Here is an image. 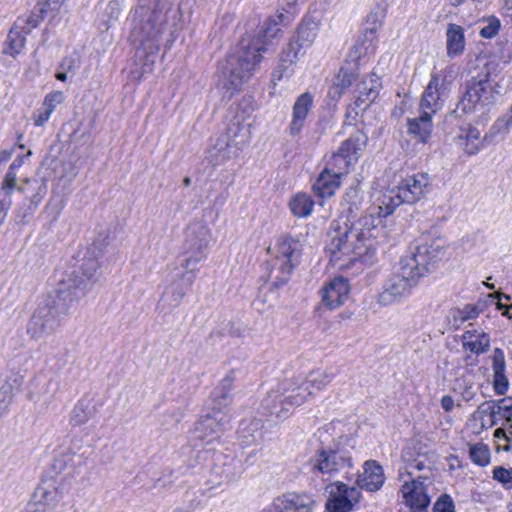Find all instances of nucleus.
I'll list each match as a JSON object with an SVG mask.
<instances>
[{
	"label": "nucleus",
	"instance_id": "obj_1",
	"mask_svg": "<svg viewBox=\"0 0 512 512\" xmlns=\"http://www.w3.org/2000/svg\"><path fill=\"white\" fill-rule=\"evenodd\" d=\"M429 177L426 173H418L402 179L397 186L387 190L378 206V216L368 214L361 216L351 224L343 226L333 224L328 233L326 250L330 261L338 268L358 259L370 261L375 255L377 239L383 234L382 217L392 214L401 204H413L427 192Z\"/></svg>",
	"mask_w": 512,
	"mask_h": 512
},
{
	"label": "nucleus",
	"instance_id": "obj_2",
	"mask_svg": "<svg viewBox=\"0 0 512 512\" xmlns=\"http://www.w3.org/2000/svg\"><path fill=\"white\" fill-rule=\"evenodd\" d=\"M445 255L440 239L417 245L401 257L398 267L384 280L376 302L380 306L395 305L407 298L419 280L430 272V267Z\"/></svg>",
	"mask_w": 512,
	"mask_h": 512
},
{
	"label": "nucleus",
	"instance_id": "obj_3",
	"mask_svg": "<svg viewBox=\"0 0 512 512\" xmlns=\"http://www.w3.org/2000/svg\"><path fill=\"white\" fill-rule=\"evenodd\" d=\"M283 14L268 19L257 37L243 38L236 49L230 53L220 66V83L224 97L231 98L253 76L261 53L269 49L272 39L281 32L279 22Z\"/></svg>",
	"mask_w": 512,
	"mask_h": 512
},
{
	"label": "nucleus",
	"instance_id": "obj_4",
	"mask_svg": "<svg viewBox=\"0 0 512 512\" xmlns=\"http://www.w3.org/2000/svg\"><path fill=\"white\" fill-rule=\"evenodd\" d=\"M169 5L164 0H139L134 12L130 40L137 49V56H150L159 51L160 38L166 29Z\"/></svg>",
	"mask_w": 512,
	"mask_h": 512
},
{
	"label": "nucleus",
	"instance_id": "obj_5",
	"mask_svg": "<svg viewBox=\"0 0 512 512\" xmlns=\"http://www.w3.org/2000/svg\"><path fill=\"white\" fill-rule=\"evenodd\" d=\"M252 111L249 99H243L231 109L232 116L225 132L217 138L208 151V159L213 165H220L235 157L248 144L251 138Z\"/></svg>",
	"mask_w": 512,
	"mask_h": 512
},
{
	"label": "nucleus",
	"instance_id": "obj_6",
	"mask_svg": "<svg viewBox=\"0 0 512 512\" xmlns=\"http://www.w3.org/2000/svg\"><path fill=\"white\" fill-rule=\"evenodd\" d=\"M499 88L498 82L491 77L489 70L476 78H472L467 82L466 90L454 113L474 114L478 122L486 121L500 95Z\"/></svg>",
	"mask_w": 512,
	"mask_h": 512
},
{
	"label": "nucleus",
	"instance_id": "obj_7",
	"mask_svg": "<svg viewBox=\"0 0 512 512\" xmlns=\"http://www.w3.org/2000/svg\"><path fill=\"white\" fill-rule=\"evenodd\" d=\"M307 389L308 387H303L297 380L285 379L262 399L258 412L268 421H284L295 408L308 400L310 392L306 393Z\"/></svg>",
	"mask_w": 512,
	"mask_h": 512
},
{
	"label": "nucleus",
	"instance_id": "obj_8",
	"mask_svg": "<svg viewBox=\"0 0 512 512\" xmlns=\"http://www.w3.org/2000/svg\"><path fill=\"white\" fill-rule=\"evenodd\" d=\"M99 267V261L85 258L80 268L62 278L54 292L47 295V297L55 301L59 311L68 312L72 303L85 296L95 280Z\"/></svg>",
	"mask_w": 512,
	"mask_h": 512
},
{
	"label": "nucleus",
	"instance_id": "obj_9",
	"mask_svg": "<svg viewBox=\"0 0 512 512\" xmlns=\"http://www.w3.org/2000/svg\"><path fill=\"white\" fill-rule=\"evenodd\" d=\"M302 250L301 241L289 235L280 236L268 249L274 256L273 287L279 288L289 281L292 271L300 263Z\"/></svg>",
	"mask_w": 512,
	"mask_h": 512
},
{
	"label": "nucleus",
	"instance_id": "obj_10",
	"mask_svg": "<svg viewBox=\"0 0 512 512\" xmlns=\"http://www.w3.org/2000/svg\"><path fill=\"white\" fill-rule=\"evenodd\" d=\"M199 258L185 259L182 267L184 271L168 284L160 298L157 309L160 312L178 307L187 292L191 289L199 270Z\"/></svg>",
	"mask_w": 512,
	"mask_h": 512
},
{
	"label": "nucleus",
	"instance_id": "obj_11",
	"mask_svg": "<svg viewBox=\"0 0 512 512\" xmlns=\"http://www.w3.org/2000/svg\"><path fill=\"white\" fill-rule=\"evenodd\" d=\"M67 314L59 311L52 298L47 296L38 304L27 324V334L35 340L53 334L61 324V318Z\"/></svg>",
	"mask_w": 512,
	"mask_h": 512
},
{
	"label": "nucleus",
	"instance_id": "obj_12",
	"mask_svg": "<svg viewBox=\"0 0 512 512\" xmlns=\"http://www.w3.org/2000/svg\"><path fill=\"white\" fill-rule=\"evenodd\" d=\"M399 480L403 482L401 492L410 512H428L431 501L428 495V488L433 484V476L419 475L408 479L404 478V473L401 470Z\"/></svg>",
	"mask_w": 512,
	"mask_h": 512
},
{
	"label": "nucleus",
	"instance_id": "obj_13",
	"mask_svg": "<svg viewBox=\"0 0 512 512\" xmlns=\"http://www.w3.org/2000/svg\"><path fill=\"white\" fill-rule=\"evenodd\" d=\"M451 85L452 82L445 72L432 74L420 100V111L432 116L440 111L449 96Z\"/></svg>",
	"mask_w": 512,
	"mask_h": 512
},
{
	"label": "nucleus",
	"instance_id": "obj_14",
	"mask_svg": "<svg viewBox=\"0 0 512 512\" xmlns=\"http://www.w3.org/2000/svg\"><path fill=\"white\" fill-rule=\"evenodd\" d=\"M327 489L329 492L326 502L328 512H349L361 497L357 487H349L340 481L330 484Z\"/></svg>",
	"mask_w": 512,
	"mask_h": 512
},
{
	"label": "nucleus",
	"instance_id": "obj_15",
	"mask_svg": "<svg viewBox=\"0 0 512 512\" xmlns=\"http://www.w3.org/2000/svg\"><path fill=\"white\" fill-rule=\"evenodd\" d=\"M309 465L313 473L332 475L346 467H351L352 460L343 451L321 449L309 460Z\"/></svg>",
	"mask_w": 512,
	"mask_h": 512
},
{
	"label": "nucleus",
	"instance_id": "obj_16",
	"mask_svg": "<svg viewBox=\"0 0 512 512\" xmlns=\"http://www.w3.org/2000/svg\"><path fill=\"white\" fill-rule=\"evenodd\" d=\"M228 424L229 418L226 414L208 413L195 424L193 436L195 439L209 445L220 437Z\"/></svg>",
	"mask_w": 512,
	"mask_h": 512
},
{
	"label": "nucleus",
	"instance_id": "obj_17",
	"mask_svg": "<svg viewBox=\"0 0 512 512\" xmlns=\"http://www.w3.org/2000/svg\"><path fill=\"white\" fill-rule=\"evenodd\" d=\"M210 241L209 228L200 223H191L186 230L183 243L184 252L188 255L186 259L199 258V263L206 258L205 250Z\"/></svg>",
	"mask_w": 512,
	"mask_h": 512
},
{
	"label": "nucleus",
	"instance_id": "obj_18",
	"mask_svg": "<svg viewBox=\"0 0 512 512\" xmlns=\"http://www.w3.org/2000/svg\"><path fill=\"white\" fill-rule=\"evenodd\" d=\"M314 504L306 493L287 492L276 497L262 512H312Z\"/></svg>",
	"mask_w": 512,
	"mask_h": 512
},
{
	"label": "nucleus",
	"instance_id": "obj_19",
	"mask_svg": "<svg viewBox=\"0 0 512 512\" xmlns=\"http://www.w3.org/2000/svg\"><path fill=\"white\" fill-rule=\"evenodd\" d=\"M318 29V23L314 20L305 19L299 25L296 36L288 45L287 58L290 62L296 61L313 44Z\"/></svg>",
	"mask_w": 512,
	"mask_h": 512
},
{
	"label": "nucleus",
	"instance_id": "obj_20",
	"mask_svg": "<svg viewBox=\"0 0 512 512\" xmlns=\"http://www.w3.org/2000/svg\"><path fill=\"white\" fill-rule=\"evenodd\" d=\"M498 132H500L499 122H496L491 127L489 133L485 134L482 138L481 132L476 127L469 126L468 128L461 129V133L458 135L459 145L469 156L476 155L492 141L493 136Z\"/></svg>",
	"mask_w": 512,
	"mask_h": 512
},
{
	"label": "nucleus",
	"instance_id": "obj_21",
	"mask_svg": "<svg viewBox=\"0 0 512 512\" xmlns=\"http://www.w3.org/2000/svg\"><path fill=\"white\" fill-rule=\"evenodd\" d=\"M380 89L381 81L376 74L370 73L363 76L356 84L355 106L361 110H366L378 97Z\"/></svg>",
	"mask_w": 512,
	"mask_h": 512
},
{
	"label": "nucleus",
	"instance_id": "obj_22",
	"mask_svg": "<svg viewBox=\"0 0 512 512\" xmlns=\"http://www.w3.org/2000/svg\"><path fill=\"white\" fill-rule=\"evenodd\" d=\"M385 476L382 466L376 460H367L363 471L358 474L357 488L370 492L378 491L384 484Z\"/></svg>",
	"mask_w": 512,
	"mask_h": 512
},
{
	"label": "nucleus",
	"instance_id": "obj_23",
	"mask_svg": "<svg viewBox=\"0 0 512 512\" xmlns=\"http://www.w3.org/2000/svg\"><path fill=\"white\" fill-rule=\"evenodd\" d=\"M349 291L347 279L336 277L321 290L322 302L329 309H336L348 299Z\"/></svg>",
	"mask_w": 512,
	"mask_h": 512
},
{
	"label": "nucleus",
	"instance_id": "obj_24",
	"mask_svg": "<svg viewBox=\"0 0 512 512\" xmlns=\"http://www.w3.org/2000/svg\"><path fill=\"white\" fill-rule=\"evenodd\" d=\"M314 96L305 92L299 95L293 105L292 119L289 125V132L292 136L298 135L306 122V118L313 107Z\"/></svg>",
	"mask_w": 512,
	"mask_h": 512
},
{
	"label": "nucleus",
	"instance_id": "obj_25",
	"mask_svg": "<svg viewBox=\"0 0 512 512\" xmlns=\"http://www.w3.org/2000/svg\"><path fill=\"white\" fill-rule=\"evenodd\" d=\"M234 372H229L218 384L212 393V412L225 414L224 411L230 407L233 402L231 394L234 388Z\"/></svg>",
	"mask_w": 512,
	"mask_h": 512
},
{
	"label": "nucleus",
	"instance_id": "obj_26",
	"mask_svg": "<svg viewBox=\"0 0 512 512\" xmlns=\"http://www.w3.org/2000/svg\"><path fill=\"white\" fill-rule=\"evenodd\" d=\"M402 460L405 465L399 469V472L402 470L404 478L411 479L417 477V471H423V475L433 476L431 462L425 454L414 455L410 449H405L402 452Z\"/></svg>",
	"mask_w": 512,
	"mask_h": 512
},
{
	"label": "nucleus",
	"instance_id": "obj_27",
	"mask_svg": "<svg viewBox=\"0 0 512 512\" xmlns=\"http://www.w3.org/2000/svg\"><path fill=\"white\" fill-rule=\"evenodd\" d=\"M432 115L420 111V115L407 119V132L417 142L427 144L431 138L433 124Z\"/></svg>",
	"mask_w": 512,
	"mask_h": 512
},
{
	"label": "nucleus",
	"instance_id": "obj_28",
	"mask_svg": "<svg viewBox=\"0 0 512 512\" xmlns=\"http://www.w3.org/2000/svg\"><path fill=\"white\" fill-rule=\"evenodd\" d=\"M462 346L466 351L482 354L489 350L490 337L482 329L469 324V328L462 335Z\"/></svg>",
	"mask_w": 512,
	"mask_h": 512
},
{
	"label": "nucleus",
	"instance_id": "obj_29",
	"mask_svg": "<svg viewBox=\"0 0 512 512\" xmlns=\"http://www.w3.org/2000/svg\"><path fill=\"white\" fill-rule=\"evenodd\" d=\"M18 191L26 195L25 201L29 202V213L36 210L39 203L47 193V183L44 179H26L25 185L18 187Z\"/></svg>",
	"mask_w": 512,
	"mask_h": 512
},
{
	"label": "nucleus",
	"instance_id": "obj_30",
	"mask_svg": "<svg viewBox=\"0 0 512 512\" xmlns=\"http://www.w3.org/2000/svg\"><path fill=\"white\" fill-rule=\"evenodd\" d=\"M340 178V175L325 168L313 184V190L322 198L330 197L339 188Z\"/></svg>",
	"mask_w": 512,
	"mask_h": 512
},
{
	"label": "nucleus",
	"instance_id": "obj_31",
	"mask_svg": "<svg viewBox=\"0 0 512 512\" xmlns=\"http://www.w3.org/2000/svg\"><path fill=\"white\" fill-rule=\"evenodd\" d=\"M446 49L449 57L461 55L465 50L464 29L457 24L451 23L446 30Z\"/></svg>",
	"mask_w": 512,
	"mask_h": 512
},
{
	"label": "nucleus",
	"instance_id": "obj_32",
	"mask_svg": "<svg viewBox=\"0 0 512 512\" xmlns=\"http://www.w3.org/2000/svg\"><path fill=\"white\" fill-rule=\"evenodd\" d=\"M333 377L331 372L318 370L310 372L305 381L301 378H291L290 380H297L303 387H308L306 393L310 392L308 394L309 398L324 389Z\"/></svg>",
	"mask_w": 512,
	"mask_h": 512
},
{
	"label": "nucleus",
	"instance_id": "obj_33",
	"mask_svg": "<svg viewBox=\"0 0 512 512\" xmlns=\"http://www.w3.org/2000/svg\"><path fill=\"white\" fill-rule=\"evenodd\" d=\"M367 141V135L364 132L357 130L341 144L338 151L346 155V157L354 156L355 162H357L363 149L367 145Z\"/></svg>",
	"mask_w": 512,
	"mask_h": 512
},
{
	"label": "nucleus",
	"instance_id": "obj_34",
	"mask_svg": "<svg viewBox=\"0 0 512 512\" xmlns=\"http://www.w3.org/2000/svg\"><path fill=\"white\" fill-rule=\"evenodd\" d=\"M34 498L44 509L54 510L62 500V494L53 485H41L36 489Z\"/></svg>",
	"mask_w": 512,
	"mask_h": 512
},
{
	"label": "nucleus",
	"instance_id": "obj_35",
	"mask_svg": "<svg viewBox=\"0 0 512 512\" xmlns=\"http://www.w3.org/2000/svg\"><path fill=\"white\" fill-rule=\"evenodd\" d=\"M48 3H38L29 15L18 17L15 21L16 28L24 31V34H29L32 29L36 28L44 19L47 12Z\"/></svg>",
	"mask_w": 512,
	"mask_h": 512
},
{
	"label": "nucleus",
	"instance_id": "obj_36",
	"mask_svg": "<svg viewBox=\"0 0 512 512\" xmlns=\"http://www.w3.org/2000/svg\"><path fill=\"white\" fill-rule=\"evenodd\" d=\"M96 409L92 400L89 398L80 399L73 407L70 414V424L72 426H81L89 421L95 414Z\"/></svg>",
	"mask_w": 512,
	"mask_h": 512
},
{
	"label": "nucleus",
	"instance_id": "obj_37",
	"mask_svg": "<svg viewBox=\"0 0 512 512\" xmlns=\"http://www.w3.org/2000/svg\"><path fill=\"white\" fill-rule=\"evenodd\" d=\"M357 77L358 71L355 67H341L330 93L333 94V97L340 98L344 91L356 81Z\"/></svg>",
	"mask_w": 512,
	"mask_h": 512
},
{
	"label": "nucleus",
	"instance_id": "obj_38",
	"mask_svg": "<svg viewBox=\"0 0 512 512\" xmlns=\"http://www.w3.org/2000/svg\"><path fill=\"white\" fill-rule=\"evenodd\" d=\"M355 157H346L343 153L337 150L333 153L330 160L327 163L326 169L340 175H346L349 172L351 166L355 164Z\"/></svg>",
	"mask_w": 512,
	"mask_h": 512
},
{
	"label": "nucleus",
	"instance_id": "obj_39",
	"mask_svg": "<svg viewBox=\"0 0 512 512\" xmlns=\"http://www.w3.org/2000/svg\"><path fill=\"white\" fill-rule=\"evenodd\" d=\"M496 402L485 401L481 403L473 413L474 420L480 421L482 427L493 426L496 424Z\"/></svg>",
	"mask_w": 512,
	"mask_h": 512
},
{
	"label": "nucleus",
	"instance_id": "obj_40",
	"mask_svg": "<svg viewBox=\"0 0 512 512\" xmlns=\"http://www.w3.org/2000/svg\"><path fill=\"white\" fill-rule=\"evenodd\" d=\"M25 35L26 34H24V31L16 28V25L14 24L9 31L7 37V47L5 48L4 52L13 57L17 56L25 45Z\"/></svg>",
	"mask_w": 512,
	"mask_h": 512
},
{
	"label": "nucleus",
	"instance_id": "obj_41",
	"mask_svg": "<svg viewBox=\"0 0 512 512\" xmlns=\"http://www.w3.org/2000/svg\"><path fill=\"white\" fill-rule=\"evenodd\" d=\"M291 212L297 217H307L311 214L314 202L304 193L297 194L290 201Z\"/></svg>",
	"mask_w": 512,
	"mask_h": 512
},
{
	"label": "nucleus",
	"instance_id": "obj_42",
	"mask_svg": "<svg viewBox=\"0 0 512 512\" xmlns=\"http://www.w3.org/2000/svg\"><path fill=\"white\" fill-rule=\"evenodd\" d=\"M455 390L460 393L465 402H470L475 399L478 387L472 380V375L467 374L456 380Z\"/></svg>",
	"mask_w": 512,
	"mask_h": 512
},
{
	"label": "nucleus",
	"instance_id": "obj_43",
	"mask_svg": "<svg viewBox=\"0 0 512 512\" xmlns=\"http://www.w3.org/2000/svg\"><path fill=\"white\" fill-rule=\"evenodd\" d=\"M374 40H375V31L372 29L365 31L363 38L362 37L358 38L354 48L356 50V53H358L359 58L362 55L372 53L375 50Z\"/></svg>",
	"mask_w": 512,
	"mask_h": 512
},
{
	"label": "nucleus",
	"instance_id": "obj_44",
	"mask_svg": "<svg viewBox=\"0 0 512 512\" xmlns=\"http://www.w3.org/2000/svg\"><path fill=\"white\" fill-rule=\"evenodd\" d=\"M470 459L479 466H486L490 462V451L488 447L482 443L470 446Z\"/></svg>",
	"mask_w": 512,
	"mask_h": 512
},
{
	"label": "nucleus",
	"instance_id": "obj_45",
	"mask_svg": "<svg viewBox=\"0 0 512 512\" xmlns=\"http://www.w3.org/2000/svg\"><path fill=\"white\" fill-rule=\"evenodd\" d=\"M21 385V379L17 375H11L0 386V398L12 402L15 391Z\"/></svg>",
	"mask_w": 512,
	"mask_h": 512
},
{
	"label": "nucleus",
	"instance_id": "obj_46",
	"mask_svg": "<svg viewBox=\"0 0 512 512\" xmlns=\"http://www.w3.org/2000/svg\"><path fill=\"white\" fill-rule=\"evenodd\" d=\"M452 315L454 324L460 326L468 320L475 319L479 315V310L474 305L467 304L461 309L454 310Z\"/></svg>",
	"mask_w": 512,
	"mask_h": 512
},
{
	"label": "nucleus",
	"instance_id": "obj_47",
	"mask_svg": "<svg viewBox=\"0 0 512 512\" xmlns=\"http://www.w3.org/2000/svg\"><path fill=\"white\" fill-rule=\"evenodd\" d=\"M263 423L262 419H253L250 423L247 424L246 427L243 428V431H247L251 439H247V443H258L263 440Z\"/></svg>",
	"mask_w": 512,
	"mask_h": 512
},
{
	"label": "nucleus",
	"instance_id": "obj_48",
	"mask_svg": "<svg viewBox=\"0 0 512 512\" xmlns=\"http://www.w3.org/2000/svg\"><path fill=\"white\" fill-rule=\"evenodd\" d=\"M17 175L16 172H12L7 170L2 182H1V189H0V196L5 197L6 195L8 197H11L12 192L17 189Z\"/></svg>",
	"mask_w": 512,
	"mask_h": 512
},
{
	"label": "nucleus",
	"instance_id": "obj_49",
	"mask_svg": "<svg viewBox=\"0 0 512 512\" xmlns=\"http://www.w3.org/2000/svg\"><path fill=\"white\" fill-rule=\"evenodd\" d=\"M496 422L498 420H505L509 424L512 423V404L511 400L501 399L496 402Z\"/></svg>",
	"mask_w": 512,
	"mask_h": 512
},
{
	"label": "nucleus",
	"instance_id": "obj_50",
	"mask_svg": "<svg viewBox=\"0 0 512 512\" xmlns=\"http://www.w3.org/2000/svg\"><path fill=\"white\" fill-rule=\"evenodd\" d=\"M360 201V190L357 187H350L343 197V205L347 206V211L352 214L358 209Z\"/></svg>",
	"mask_w": 512,
	"mask_h": 512
},
{
	"label": "nucleus",
	"instance_id": "obj_51",
	"mask_svg": "<svg viewBox=\"0 0 512 512\" xmlns=\"http://www.w3.org/2000/svg\"><path fill=\"white\" fill-rule=\"evenodd\" d=\"M108 237L107 235L100 234L92 243L91 247L88 250V254L92 255L93 257L89 256L88 258L95 259L98 261V257L102 255L104 252V249L108 246Z\"/></svg>",
	"mask_w": 512,
	"mask_h": 512
},
{
	"label": "nucleus",
	"instance_id": "obj_52",
	"mask_svg": "<svg viewBox=\"0 0 512 512\" xmlns=\"http://www.w3.org/2000/svg\"><path fill=\"white\" fill-rule=\"evenodd\" d=\"M493 478L502 483L507 489H512V468L496 467L493 470Z\"/></svg>",
	"mask_w": 512,
	"mask_h": 512
},
{
	"label": "nucleus",
	"instance_id": "obj_53",
	"mask_svg": "<svg viewBox=\"0 0 512 512\" xmlns=\"http://www.w3.org/2000/svg\"><path fill=\"white\" fill-rule=\"evenodd\" d=\"M432 512H455L452 498L447 494L441 495L434 503Z\"/></svg>",
	"mask_w": 512,
	"mask_h": 512
},
{
	"label": "nucleus",
	"instance_id": "obj_54",
	"mask_svg": "<svg viewBox=\"0 0 512 512\" xmlns=\"http://www.w3.org/2000/svg\"><path fill=\"white\" fill-rule=\"evenodd\" d=\"M64 100L65 94L63 92L52 91L45 96L43 106L53 112L59 104L64 102Z\"/></svg>",
	"mask_w": 512,
	"mask_h": 512
},
{
	"label": "nucleus",
	"instance_id": "obj_55",
	"mask_svg": "<svg viewBox=\"0 0 512 512\" xmlns=\"http://www.w3.org/2000/svg\"><path fill=\"white\" fill-rule=\"evenodd\" d=\"M492 359H493V365H492L493 373L494 374L504 373L506 363H505L504 353L500 348H496L494 350Z\"/></svg>",
	"mask_w": 512,
	"mask_h": 512
},
{
	"label": "nucleus",
	"instance_id": "obj_56",
	"mask_svg": "<svg viewBox=\"0 0 512 512\" xmlns=\"http://www.w3.org/2000/svg\"><path fill=\"white\" fill-rule=\"evenodd\" d=\"M500 29V21L496 18L489 20V22L480 29L479 34L483 38L494 37Z\"/></svg>",
	"mask_w": 512,
	"mask_h": 512
},
{
	"label": "nucleus",
	"instance_id": "obj_57",
	"mask_svg": "<svg viewBox=\"0 0 512 512\" xmlns=\"http://www.w3.org/2000/svg\"><path fill=\"white\" fill-rule=\"evenodd\" d=\"M79 67H80L79 57L76 55H70V56L65 57L62 60L59 68L61 70H64L65 72L72 73V72H75Z\"/></svg>",
	"mask_w": 512,
	"mask_h": 512
},
{
	"label": "nucleus",
	"instance_id": "obj_58",
	"mask_svg": "<svg viewBox=\"0 0 512 512\" xmlns=\"http://www.w3.org/2000/svg\"><path fill=\"white\" fill-rule=\"evenodd\" d=\"M509 381L504 373L494 374V389L498 394H505L508 390Z\"/></svg>",
	"mask_w": 512,
	"mask_h": 512
},
{
	"label": "nucleus",
	"instance_id": "obj_59",
	"mask_svg": "<svg viewBox=\"0 0 512 512\" xmlns=\"http://www.w3.org/2000/svg\"><path fill=\"white\" fill-rule=\"evenodd\" d=\"M124 0H111L105 10L110 19H117L121 13V7Z\"/></svg>",
	"mask_w": 512,
	"mask_h": 512
},
{
	"label": "nucleus",
	"instance_id": "obj_60",
	"mask_svg": "<svg viewBox=\"0 0 512 512\" xmlns=\"http://www.w3.org/2000/svg\"><path fill=\"white\" fill-rule=\"evenodd\" d=\"M29 211V202L24 201L23 206L16 210V219L21 224H26L29 218L33 215L35 210Z\"/></svg>",
	"mask_w": 512,
	"mask_h": 512
},
{
	"label": "nucleus",
	"instance_id": "obj_61",
	"mask_svg": "<svg viewBox=\"0 0 512 512\" xmlns=\"http://www.w3.org/2000/svg\"><path fill=\"white\" fill-rule=\"evenodd\" d=\"M52 113V111L42 106V108L34 114V124L36 126L44 125L49 120Z\"/></svg>",
	"mask_w": 512,
	"mask_h": 512
},
{
	"label": "nucleus",
	"instance_id": "obj_62",
	"mask_svg": "<svg viewBox=\"0 0 512 512\" xmlns=\"http://www.w3.org/2000/svg\"><path fill=\"white\" fill-rule=\"evenodd\" d=\"M69 460H71L70 455H61L60 457L54 460L52 467L57 472H61L65 469L67 462Z\"/></svg>",
	"mask_w": 512,
	"mask_h": 512
},
{
	"label": "nucleus",
	"instance_id": "obj_63",
	"mask_svg": "<svg viewBox=\"0 0 512 512\" xmlns=\"http://www.w3.org/2000/svg\"><path fill=\"white\" fill-rule=\"evenodd\" d=\"M494 437L498 440L510 442L512 440V435L509 434V426L507 428H497L494 431Z\"/></svg>",
	"mask_w": 512,
	"mask_h": 512
},
{
	"label": "nucleus",
	"instance_id": "obj_64",
	"mask_svg": "<svg viewBox=\"0 0 512 512\" xmlns=\"http://www.w3.org/2000/svg\"><path fill=\"white\" fill-rule=\"evenodd\" d=\"M496 122H499V130H501V128L508 130L509 127L512 126V105L509 114L506 117L498 119Z\"/></svg>",
	"mask_w": 512,
	"mask_h": 512
}]
</instances>
